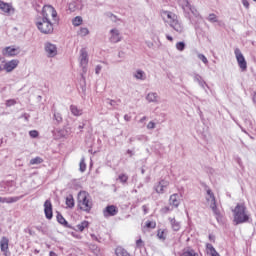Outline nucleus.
Listing matches in <instances>:
<instances>
[{
	"label": "nucleus",
	"mask_w": 256,
	"mask_h": 256,
	"mask_svg": "<svg viewBox=\"0 0 256 256\" xmlns=\"http://www.w3.org/2000/svg\"><path fill=\"white\" fill-rule=\"evenodd\" d=\"M34 23L43 35L53 34V26L59 23V16L57 15V10L51 5H45L42 8L40 16H36Z\"/></svg>",
	"instance_id": "obj_1"
},
{
	"label": "nucleus",
	"mask_w": 256,
	"mask_h": 256,
	"mask_svg": "<svg viewBox=\"0 0 256 256\" xmlns=\"http://www.w3.org/2000/svg\"><path fill=\"white\" fill-rule=\"evenodd\" d=\"M162 18L168 23V25L174 29L178 35H183L185 33V26L181 20H179V16L171 11H162L161 12Z\"/></svg>",
	"instance_id": "obj_2"
},
{
	"label": "nucleus",
	"mask_w": 256,
	"mask_h": 256,
	"mask_svg": "<svg viewBox=\"0 0 256 256\" xmlns=\"http://www.w3.org/2000/svg\"><path fill=\"white\" fill-rule=\"evenodd\" d=\"M232 211L234 213V223H236V225H241L242 223H247V221H249V214L247 213L245 204H237Z\"/></svg>",
	"instance_id": "obj_3"
},
{
	"label": "nucleus",
	"mask_w": 256,
	"mask_h": 256,
	"mask_svg": "<svg viewBox=\"0 0 256 256\" xmlns=\"http://www.w3.org/2000/svg\"><path fill=\"white\" fill-rule=\"evenodd\" d=\"M78 207L81 211L89 213L93 209V201L91 200V195L86 191H80L78 193Z\"/></svg>",
	"instance_id": "obj_4"
},
{
	"label": "nucleus",
	"mask_w": 256,
	"mask_h": 256,
	"mask_svg": "<svg viewBox=\"0 0 256 256\" xmlns=\"http://www.w3.org/2000/svg\"><path fill=\"white\" fill-rule=\"evenodd\" d=\"M206 201L209 205V207L212 209L217 221H221L223 219V216L221 215V211H219V208H217V200L215 199V194L213 191H211L210 188L206 190Z\"/></svg>",
	"instance_id": "obj_5"
},
{
	"label": "nucleus",
	"mask_w": 256,
	"mask_h": 256,
	"mask_svg": "<svg viewBox=\"0 0 256 256\" xmlns=\"http://www.w3.org/2000/svg\"><path fill=\"white\" fill-rule=\"evenodd\" d=\"M234 54L241 71H247V60H245V56H243V53H241V50L239 48H236L234 50Z\"/></svg>",
	"instance_id": "obj_6"
},
{
	"label": "nucleus",
	"mask_w": 256,
	"mask_h": 256,
	"mask_svg": "<svg viewBox=\"0 0 256 256\" xmlns=\"http://www.w3.org/2000/svg\"><path fill=\"white\" fill-rule=\"evenodd\" d=\"M79 61L83 73H87V65H89V54L87 53V50L85 48H82L80 50Z\"/></svg>",
	"instance_id": "obj_7"
},
{
	"label": "nucleus",
	"mask_w": 256,
	"mask_h": 256,
	"mask_svg": "<svg viewBox=\"0 0 256 256\" xmlns=\"http://www.w3.org/2000/svg\"><path fill=\"white\" fill-rule=\"evenodd\" d=\"M44 50H45L47 57H56V55H57V46L50 42L45 43Z\"/></svg>",
	"instance_id": "obj_8"
},
{
	"label": "nucleus",
	"mask_w": 256,
	"mask_h": 256,
	"mask_svg": "<svg viewBox=\"0 0 256 256\" xmlns=\"http://www.w3.org/2000/svg\"><path fill=\"white\" fill-rule=\"evenodd\" d=\"M19 53V48H15L13 46H7L2 50V55L4 57H17Z\"/></svg>",
	"instance_id": "obj_9"
},
{
	"label": "nucleus",
	"mask_w": 256,
	"mask_h": 256,
	"mask_svg": "<svg viewBox=\"0 0 256 256\" xmlns=\"http://www.w3.org/2000/svg\"><path fill=\"white\" fill-rule=\"evenodd\" d=\"M169 187V181L167 180H160L155 186H154V190L156 191V193H158L159 195H163V193H165V190Z\"/></svg>",
	"instance_id": "obj_10"
},
{
	"label": "nucleus",
	"mask_w": 256,
	"mask_h": 256,
	"mask_svg": "<svg viewBox=\"0 0 256 256\" xmlns=\"http://www.w3.org/2000/svg\"><path fill=\"white\" fill-rule=\"evenodd\" d=\"M18 66H19L18 59L10 60L8 62H5L4 71H6V73H11V72L15 71V69H17Z\"/></svg>",
	"instance_id": "obj_11"
},
{
	"label": "nucleus",
	"mask_w": 256,
	"mask_h": 256,
	"mask_svg": "<svg viewBox=\"0 0 256 256\" xmlns=\"http://www.w3.org/2000/svg\"><path fill=\"white\" fill-rule=\"evenodd\" d=\"M123 37L121 36V32L119 29L114 28L110 30V43H119Z\"/></svg>",
	"instance_id": "obj_12"
},
{
	"label": "nucleus",
	"mask_w": 256,
	"mask_h": 256,
	"mask_svg": "<svg viewBox=\"0 0 256 256\" xmlns=\"http://www.w3.org/2000/svg\"><path fill=\"white\" fill-rule=\"evenodd\" d=\"M0 11H3L6 15H13V13H15V8H13L11 4L0 0Z\"/></svg>",
	"instance_id": "obj_13"
},
{
	"label": "nucleus",
	"mask_w": 256,
	"mask_h": 256,
	"mask_svg": "<svg viewBox=\"0 0 256 256\" xmlns=\"http://www.w3.org/2000/svg\"><path fill=\"white\" fill-rule=\"evenodd\" d=\"M117 213H119V209L115 205L107 206L103 211L104 217H115Z\"/></svg>",
	"instance_id": "obj_14"
},
{
	"label": "nucleus",
	"mask_w": 256,
	"mask_h": 256,
	"mask_svg": "<svg viewBox=\"0 0 256 256\" xmlns=\"http://www.w3.org/2000/svg\"><path fill=\"white\" fill-rule=\"evenodd\" d=\"M44 213H45L46 219H53V205L51 204V200L45 201Z\"/></svg>",
	"instance_id": "obj_15"
},
{
	"label": "nucleus",
	"mask_w": 256,
	"mask_h": 256,
	"mask_svg": "<svg viewBox=\"0 0 256 256\" xmlns=\"http://www.w3.org/2000/svg\"><path fill=\"white\" fill-rule=\"evenodd\" d=\"M178 4L182 7L186 17L189 15V9H191V4L189 0H178Z\"/></svg>",
	"instance_id": "obj_16"
},
{
	"label": "nucleus",
	"mask_w": 256,
	"mask_h": 256,
	"mask_svg": "<svg viewBox=\"0 0 256 256\" xmlns=\"http://www.w3.org/2000/svg\"><path fill=\"white\" fill-rule=\"evenodd\" d=\"M146 101H148V103H159V94H157V92H149L146 95Z\"/></svg>",
	"instance_id": "obj_17"
},
{
	"label": "nucleus",
	"mask_w": 256,
	"mask_h": 256,
	"mask_svg": "<svg viewBox=\"0 0 256 256\" xmlns=\"http://www.w3.org/2000/svg\"><path fill=\"white\" fill-rule=\"evenodd\" d=\"M68 9L69 11H71V13H74V11H79V9H81V1L75 0L70 2L68 5Z\"/></svg>",
	"instance_id": "obj_18"
},
{
	"label": "nucleus",
	"mask_w": 256,
	"mask_h": 256,
	"mask_svg": "<svg viewBox=\"0 0 256 256\" xmlns=\"http://www.w3.org/2000/svg\"><path fill=\"white\" fill-rule=\"evenodd\" d=\"M134 79H137V81H145L147 79V74L143 70H136L133 74Z\"/></svg>",
	"instance_id": "obj_19"
},
{
	"label": "nucleus",
	"mask_w": 256,
	"mask_h": 256,
	"mask_svg": "<svg viewBox=\"0 0 256 256\" xmlns=\"http://www.w3.org/2000/svg\"><path fill=\"white\" fill-rule=\"evenodd\" d=\"M169 203H170V205H172V207H179V205L181 203L179 201V194H172L170 196Z\"/></svg>",
	"instance_id": "obj_20"
},
{
	"label": "nucleus",
	"mask_w": 256,
	"mask_h": 256,
	"mask_svg": "<svg viewBox=\"0 0 256 256\" xmlns=\"http://www.w3.org/2000/svg\"><path fill=\"white\" fill-rule=\"evenodd\" d=\"M70 111L72 115H74V117H81V115H83V110L77 107L76 105H71Z\"/></svg>",
	"instance_id": "obj_21"
},
{
	"label": "nucleus",
	"mask_w": 256,
	"mask_h": 256,
	"mask_svg": "<svg viewBox=\"0 0 256 256\" xmlns=\"http://www.w3.org/2000/svg\"><path fill=\"white\" fill-rule=\"evenodd\" d=\"M20 199L21 197L19 196L8 197V198L0 197V203H17V201H19Z\"/></svg>",
	"instance_id": "obj_22"
},
{
	"label": "nucleus",
	"mask_w": 256,
	"mask_h": 256,
	"mask_svg": "<svg viewBox=\"0 0 256 256\" xmlns=\"http://www.w3.org/2000/svg\"><path fill=\"white\" fill-rule=\"evenodd\" d=\"M181 256H199V253L195 252L193 248H184Z\"/></svg>",
	"instance_id": "obj_23"
},
{
	"label": "nucleus",
	"mask_w": 256,
	"mask_h": 256,
	"mask_svg": "<svg viewBox=\"0 0 256 256\" xmlns=\"http://www.w3.org/2000/svg\"><path fill=\"white\" fill-rule=\"evenodd\" d=\"M169 221L171 223V228L173 231H179L181 229V223L175 220V218H169Z\"/></svg>",
	"instance_id": "obj_24"
},
{
	"label": "nucleus",
	"mask_w": 256,
	"mask_h": 256,
	"mask_svg": "<svg viewBox=\"0 0 256 256\" xmlns=\"http://www.w3.org/2000/svg\"><path fill=\"white\" fill-rule=\"evenodd\" d=\"M57 221H58V223H60V225H64V227L71 229V225H69L67 220H65V218L63 217V215H61L59 213L57 214Z\"/></svg>",
	"instance_id": "obj_25"
},
{
	"label": "nucleus",
	"mask_w": 256,
	"mask_h": 256,
	"mask_svg": "<svg viewBox=\"0 0 256 256\" xmlns=\"http://www.w3.org/2000/svg\"><path fill=\"white\" fill-rule=\"evenodd\" d=\"M0 245L1 251H7V249H9V240H7V238H2Z\"/></svg>",
	"instance_id": "obj_26"
},
{
	"label": "nucleus",
	"mask_w": 256,
	"mask_h": 256,
	"mask_svg": "<svg viewBox=\"0 0 256 256\" xmlns=\"http://www.w3.org/2000/svg\"><path fill=\"white\" fill-rule=\"evenodd\" d=\"M87 170V164L85 163V157H82L79 163V171L85 173Z\"/></svg>",
	"instance_id": "obj_27"
},
{
	"label": "nucleus",
	"mask_w": 256,
	"mask_h": 256,
	"mask_svg": "<svg viewBox=\"0 0 256 256\" xmlns=\"http://www.w3.org/2000/svg\"><path fill=\"white\" fill-rule=\"evenodd\" d=\"M53 119L54 121H56V123H63V116L61 115V113L54 111L53 113Z\"/></svg>",
	"instance_id": "obj_28"
},
{
	"label": "nucleus",
	"mask_w": 256,
	"mask_h": 256,
	"mask_svg": "<svg viewBox=\"0 0 256 256\" xmlns=\"http://www.w3.org/2000/svg\"><path fill=\"white\" fill-rule=\"evenodd\" d=\"M66 205L67 207H69L70 209H72V207H75V200L73 199V195H69L66 198Z\"/></svg>",
	"instance_id": "obj_29"
},
{
	"label": "nucleus",
	"mask_w": 256,
	"mask_h": 256,
	"mask_svg": "<svg viewBox=\"0 0 256 256\" xmlns=\"http://www.w3.org/2000/svg\"><path fill=\"white\" fill-rule=\"evenodd\" d=\"M87 227H89V222H87V221H83L76 226L77 231H81V232L85 231V229H87Z\"/></svg>",
	"instance_id": "obj_30"
},
{
	"label": "nucleus",
	"mask_w": 256,
	"mask_h": 256,
	"mask_svg": "<svg viewBox=\"0 0 256 256\" xmlns=\"http://www.w3.org/2000/svg\"><path fill=\"white\" fill-rule=\"evenodd\" d=\"M82 23H83V18L81 16H76L72 20V25H74V27H79V25H82Z\"/></svg>",
	"instance_id": "obj_31"
},
{
	"label": "nucleus",
	"mask_w": 256,
	"mask_h": 256,
	"mask_svg": "<svg viewBox=\"0 0 256 256\" xmlns=\"http://www.w3.org/2000/svg\"><path fill=\"white\" fill-rule=\"evenodd\" d=\"M43 163V158L41 157H35L30 160V165H41Z\"/></svg>",
	"instance_id": "obj_32"
},
{
	"label": "nucleus",
	"mask_w": 256,
	"mask_h": 256,
	"mask_svg": "<svg viewBox=\"0 0 256 256\" xmlns=\"http://www.w3.org/2000/svg\"><path fill=\"white\" fill-rule=\"evenodd\" d=\"M106 17H108V19H110L112 23H117V21H120V19L111 12L106 13Z\"/></svg>",
	"instance_id": "obj_33"
},
{
	"label": "nucleus",
	"mask_w": 256,
	"mask_h": 256,
	"mask_svg": "<svg viewBox=\"0 0 256 256\" xmlns=\"http://www.w3.org/2000/svg\"><path fill=\"white\" fill-rule=\"evenodd\" d=\"M207 20L210 22V23H219V19H217V15L211 13L209 14Z\"/></svg>",
	"instance_id": "obj_34"
},
{
	"label": "nucleus",
	"mask_w": 256,
	"mask_h": 256,
	"mask_svg": "<svg viewBox=\"0 0 256 256\" xmlns=\"http://www.w3.org/2000/svg\"><path fill=\"white\" fill-rule=\"evenodd\" d=\"M118 181H120V183H127V181H129V176H127V174H120L118 176Z\"/></svg>",
	"instance_id": "obj_35"
},
{
	"label": "nucleus",
	"mask_w": 256,
	"mask_h": 256,
	"mask_svg": "<svg viewBox=\"0 0 256 256\" xmlns=\"http://www.w3.org/2000/svg\"><path fill=\"white\" fill-rule=\"evenodd\" d=\"M89 33V29L88 28H80L78 35H80V37H87V34Z\"/></svg>",
	"instance_id": "obj_36"
},
{
	"label": "nucleus",
	"mask_w": 256,
	"mask_h": 256,
	"mask_svg": "<svg viewBox=\"0 0 256 256\" xmlns=\"http://www.w3.org/2000/svg\"><path fill=\"white\" fill-rule=\"evenodd\" d=\"M176 49L178 51H185V42H177L176 43Z\"/></svg>",
	"instance_id": "obj_37"
},
{
	"label": "nucleus",
	"mask_w": 256,
	"mask_h": 256,
	"mask_svg": "<svg viewBox=\"0 0 256 256\" xmlns=\"http://www.w3.org/2000/svg\"><path fill=\"white\" fill-rule=\"evenodd\" d=\"M136 247L137 249H143V247H145V242H143V240L140 238L136 241Z\"/></svg>",
	"instance_id": "obj_38"
},
{
	"label": "nucleus",
	"mask_w": 256,
	"mask_h": 256,
	"mask_svg": "<svg viewBox=\"0 0 256 256\" xmlns=\"http://www.w3.org/2000/svg\"><path fill=\"white\" fill-rule=\"evenodd\" d=\"M198 59H200L201 62L204 63V65H207L209 63V60H207V57L203 54H198Z\"/></svg>",
	"instance_id": "obj_39"
},
{
	"label": "nucleus",
	"mask_w": 256,
	"mask_h": 256,
	"mask_svg": "<svg viewBox=\"0 0 256 256\" xmlns=\"http://www.w3.org/2000/svg\"><path fill=\"white\" fill-rule=\"evenodd\" d=\"M146 227L148 229H155V227H157V224L155 222L148 221L146 222Z\"/></svg>",
	"instance_id": "obj_40"
},
{
	"label": "nucleus",
	"mask_w": 256,
	"mask_h": 256,
	"mask_svg": "<svg viewBox=\"0 0 256 256\" xmlns=\"http://www.w3.org/2000/svg\"><path fill=\"white\" fill-rule=\"evenodd\" d=\"M29 135L32 139H36V137H39V132L37 130H32L29 132Z\"/></svg>",
	"instance_id": "obj_41"
},
{
	"label": "nucleus",
	"mask_w": 256,
	"mask_h": 256,
	"mask_svg": "<svg viewBox=\"0 0 256 256\" xmlns=\"http://www.w3.org/2000/svg\"><path fill=\"white\" fill-rule=\"evenodd\" d=\"M192 13V15H194L195 17H197V15H199V12L197 11V9H195V7L190 5V9H189V14Z\"/></svg>",
	"instance_id": "obj_42"
},
{
	"label": "nucleus",
	"mask_w": 256,
	"mask_h": 256,
	"mask_svg": "<svg viewBox=\"0 0 256 256\" xmlns=\"http://www.w3.org/2000/svg\"><path fill=\"white\" fill-rule=\"evenodd\" d=\"M17 103V101L10 99L6 101V107H13V105H15Z\"/></svg>",
	"instance_id": "obj_43"
},
{
	"label": "nucleus",
	"mask_w": 256,
	"mask_h": 256,
	"mask_svg": "<svg viewBox=\"0 0 256 256\" xmlns=\"http://www.w3.org/2000/svg\"><path fill=\"white\" fill-rule=\"evenodd\" d=\"M194 81H196L197 83H200L203 81V77H201V75L199 74H194Z\"/></svg>",
	"instance_id": "obj_44"
},
{
	"label": "nucleus",
	"mask_w": 256,
	"mask_h": 256,
	"mask_svg": "<svg viewBox=\"0 0 256 256\" xmlns=\"http://www.w3.org/2000/svg\"><path fill=\"white\" fill-rule=\"evenodd\" d=\"M165 232L163 231H158L157 237L158 239H162L163 241H165Z\"/></svg>",
	"instance_id": "obj_45"
},
{
	"label": "nucleus",
	"mask_w": 256,
	"mask_h": 256,
	"mask_svg": "<svg viewBox=\"0 0 256 256\" xmlns=\"http://www.w3.org/2000/svg\"><path fill=\"white\" fill-rule=\"evenodd\" d=\"M107 101H108V105H111V107H115V105H117V101L115 100L107 99Z\"/></svg>",
	"instance_id": "obj_46"
},
{
	"label": "nucleus",
	"mask_w": 256,
	"mask_h": 256,
	"mask_svg": "<svg viewBox=\"0 0 256 256\" xmlns=\"http://www.w3.org/2000/svg\"><path fill=\"white\" fill-rule=\"evenodd\" d=\"M206 248L209 250V253L215 251V247H213L211 244H206Z\"/></svg>",
	"instance_id": "obj_47"
},
{
	"label": "nucleus",
	"mask_w": 256,
	"mask_h": 256,
	"mask_svg": "<svg viewBox=\"0 0 256 256\" xmlns=\"http://www.w3.org/2000/svg\"><path fill=\"white\" fill-rule=\"evenodd\" d=\"M147 129H155V122L150 121L147 125Z\"/></svg>",
	"instance_id": "obj_48"
},
{
	"label": "nucleus",
	"mask_w": 256,
	"mask_h": 256,
	"mask_svg": "<svg viewBox=\"0 0 256 256\" xmlns=\"http://www.w3.org/2000/svg\"><path fill=\"white\" fill-rule=\"evenodd\" d=\"M101 69H103V67L101 65L96 66V69H95L96 75H99L101 73Z\"/></svg>",
	"instance_id": "obj_49"
},
{
	"label": "nucleus",
	"mask_w": 256,
	"mask_h": 256,
	"mask_svg": "<svg viewBox=\"0 0 256 256\" xmlns=\"http://www.w3.org/2000/svg\"><path fill=\"white\" fill-rule=\"evenodd\" d=\"M198 85H200L202 89H205V87H208L207 82H205V80H202L201 82H199Z\"/></svg>",
	"instance_id": "obj_50"
},
{
	"label": "nucleus",
	"mask_w": 256,
	"mask_h": 256,
	"mask_svg": "<svg viewBox=\"0 0 256 256\" xmlns=\"http://www.w3.org/2000/svg\"><path fill=\"white\" fill-rule=\"evenodd\" d=\"M242 4L244 5V7H245L246 9H249V1H247V0H242Z\"/></svg>",
	"instance_id": "obj_51"
},
{
	"label": "nucleus",
	"mask_w": 256,
	"mask_h": 256,
	"mask_svg": "<svg viewBox=\"0 0 256 256\" xmlns=\"http://www.w3.org/2000/svg\"><path fill=\"white\" fill-rule=\"evenodd\" d=\"M23 119H25V121H29V117H31V115L27 114V113H24L22 115Z\"/></svg>",
	"instance_id": "obj_52"
},
{
	"label": "nucleus",
	"mask_w": 256,
	"mask_h": 256,
	"mask_svg": "<svg viewBox=\"0 0 256 256\" xmlns=\"http://www.w3.org/2000/svg\"><path fill=\"white\" fill-rule=\"evenodd\" d=\"M146 45H147V47H149V49H152L154 44L151 41H146Z\"/></svg>",
	"instance_id": "obj_53"
},
{
	"label": "nucleus",
	"mask_w": 256,
	"mask_h": 256,
	"mask_svg": "<svg viewBox=\"0 0 256 256\" xmlns=\"http://www.w3.org/2000/svg\"><path fill=\"white\" fill-rule=\"evenodd\" d=\"M211 256H221L218 254L217 250L212 251V253H210Z\"/></svg>",
	"instance_id": "obj_54"
},
{
	"label": "nucleus",
	"mask_w": 256,
	"mask_h": 256,
	"mask_svg": "<svg viewBox=\"0 0 256 256\" xmlns=\"http://www.w3.org/2000/svg\"><path fill=\"white\" fill-rule=\"evenodd\" d=\"M90 236L93 239V241H99V238H97L95 234H91Z\"/></svg>",
	"instance_id": "obj_55"
},
{
	"label": "nucleus",
	"mask_w": 256,
	"mask_h": 256,
	"mask_svg": "<svg viewBox=\"0 0 256 256\" xmlns=\"http://www.w3.org/2000/svg\"><path fill=\"white\" fill-rule=\"evenodd\" d=\"M124 120L125 121H131V116H129V115H124Z\"/></svg>",
	"instance_id": "obj_56"
},
{
	"label": "nucleus",
	"mask_w": 256,
	"mask_h": 256,
	"mask_svg": "<svg viewBox=\"0 0 256 256\" xmlns=\"http://www.w3.org/2000/svg\"><path fill=\"white\" fill-rule=\"evenodd\" d=\"M166 39L168 41H173V36L169 35V34H166Z\"/></svg>",
	"instance_id": "obj_57"
},
{
	"label": "nucleus",
	"mask_w": 256,
	"mask_h": 256,
	"mask_svg": "<svg viewBox=\"0 0 256 256\" xmlns=\"http://www.w3.org/2000/svg\"><path fill=\"white\" fill-rule=\"evenodd\" d=\"M145 121H147V116L142 117V118L139 120V123H143V122H145Z\"/></svg>",
	"instance_id": "obj_58"
},
{
	"label": "nucleus",
	"mask_w": 256,
	"mask_h": 256,
	"mask_svg": "<svg viewBox=\"0 0 256 256\" xmlns=\"http://www.w3.org/2000/svg\"><path fill=\"white\" fill-rule=\"evenodd\" d=\"M49 256H58L54 251H50Z\"/></svg>",
	"instance_id": "obj_59"
},
{
	"label": "nucleus",
	"mask_w": 256,
	"mask_h": 256,
	"mask_svg": "<svg viewBox=\"0 0 256 256\" xmlns=\"http://www.w3.org/2000/svg\"><path fill=\"white\" fill-rule=\"evenodd\" d=\"M209 239H210V241H215V236L209 235Z\"/></svg>",
	"instance_id": "obj_60"
},
{
	"label": "nucleus",
	"mask_w": 256,
	"mask_h": 256,
	"mask_svg": "<svg viewBox=\"0 0 256 256\" xmlns=\"http://www.w3.org/2000/svg\"><path fill=\"white\" fill-rule=\"evenodd\" d=\"M127 153H128V155H130V157H133V151L127 150Z\"/></svg>",
	"instance_id": "obj_61"
},
{
	"label": "nucleus",
	"mask_w": 256,
	"mask_h": 256,
	"mask_svg": "<svg viewBox=\"0 0 256 256\" xmlns=\"http://www.w3.org/2000/svg\"><path fill=\"white\" fill-rule=\"evenodd\" d=\"M142 209H143V211H144V213H147V206H142Z\"/></svg>",
	"instance_id": "obj_62"
},
{
	"label": "nucleus",
	"mask_w": 256,
	"mask_h": 256,
	"mask_svg": "<svg viewBox=\"0 0 256 256\" xmlns=\"http://www.w3.org/2000/svg\"><path fill=\"white\" fill-rule=\"evenodd\" d=\"M253 101H254V103H256V92L253 95Z\"/></svg>",
	"instance_id": "obj_63"
},
{
	"label": "nucleus",
	"mask_w": 256,
	"mask_h": 256,
	"mask_svg": "<svg viewBox=\"0 0 256 256\" xmlns=\"http://www.w3.org/2000/svg\"><path fill=\"white\" fill-rule=\"evenodd\" d=\"M165 212L168 213V211H171V209H169V207H165Z\"/></svg>",
	"instance_id": "obj_64"
}]
</instances>
